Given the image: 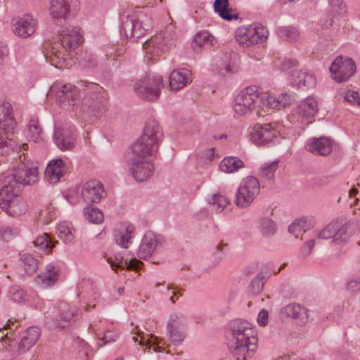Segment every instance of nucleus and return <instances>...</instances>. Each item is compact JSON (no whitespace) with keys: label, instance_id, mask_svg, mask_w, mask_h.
Segmentation results:
<instances>
[{"label":"nucleus","instance_id":"1","mask_svg":"<svg viewBox=\"0 0 360 360\" xmlns=\"http://www.w3.org/2000/svg\"><path fill=\"white\" fill-rule=\"evenodd\" d=\"M296 96L292 93H284L277 97L268 96L262 98L257 86H250L242 90L236 97L233 104L234 112L240 115H247L253 111L262 101L263 105L273 110H281L290 105Z\"/></svg>","mask_w":360,"mask_h":360},{"label":"nucleus","instance_id":"2","mask_svg":"<svg viewBox=\"0 0 360 360\" xmlns=\"http://www.w3.org/2000/svg\"><path fill=\"white\" fill-rule=\"evenodd\" d=\"M228 346L236 360H245L257 348V338L252 324L246 320L236 319L228 325Z\"/></svg>","mask_w":360,"mask_h":360},{"label":"nucleus","instance_id":"3","mask_svg":"<svg viewBox=\"0 0 360 360\" xmlns=\"http://www.w3.org/2000/svg\"><path fill=\"white\" fill-rule=\"evenodd\" d=\"M77 26L69 25L59 30L60 41L55 42L50 52V61L57 68H69L72 59L66 58L68 53L75 50L83 41V37Z\"/></svg>","mask_w":360,"mask_h":360},{"label":"nucleus","instance_id":"4","mask_svg":"<svg viewBox=\"0 0 360 360\" xmlns=\"http://www.w3.org/2000/svg\"><path fill=\"white\" fill-rule=\"evenodd\" d=\"M162 137L163 131L159 122L155 119H149L146 123L142 135L131 148L136 153L155 155L158 150Z\"/></svg>","mask_w":360,"mask_h":360},{"label":"nucleus","instance_id":"5","mask_svg":"<svg viewBox=\"0 0 360 360\" xmlns=\"http://www.w3.org/2000/svg\"><path fill=\"white\" fill-rule=\"evenodd\" d=\"M153 27V21L143 9L136 11L123 15L122 18L121 34L127 38H139Z\"/></svg>","mask_w":360,"mask_h":360},{"label":"nucleus","instance_id":"6","mask_svg":"<svg viewBox=\"0 0 360 360\" xmlns=\"http://www.w3.org/2000/svg\"><path fill=\"white\" fill-rule=\"evenodd\" d=\"M269 35L266 27L258 23L239 27L236 31V40L243 47H249L265 41Z\"/></svg>","mask_w":360,"mask_h":360},{"label":"nucleus","instance_id":"7","mask_svg":"<svg viewBox=\"0 0 360 360\" xmlns=\"http://www.w3.org/2000/svg\"><path fill=\"white\" fill-rule=\"evenodd\" d=\"M153 155V154H145V153H136L131 148L128 165L129 171L136 181L142 182L146 181L153 175V165L147 160L148 157Z\"/></svg>","mask_w":360,"mask_h":360},{"label":"nucleus","instance_id":"8","mask_svg":"<svg viewBox=\"0 0 360 360\" xmlns=\"http://www.w3.org/2000/svg\"><path fill=\"white\" fill-rule=\"evenodd\" d=\"M162 87L163 79L161 76L146 75L134 84L136 94L142 99L150 101L160 96Z\"/></svg>","mask_w":360,"mask_h":360},{"label":"nucleus","instance_id":"9","mask_svg":"<svg viewBox=\"0 0 360 360\" xmlns=\"http://www.w3.org/2000/svg\"><path fill=\"white\" fill-rule=\"evenodd\" d=\"M56 92V103L67 110H74L80 101L79 89L73 84H53L51 87Z\"/></svg>","mask_w":360,"mask_h":360},{"label":"nucleus","instance_id":"10","mask_svg":"<svg viewBox=\"0 0 360 360\" xmlns=\"http://www.w3.org/2000/svg\"><path fill=\"white\" fill-rule=\"evenodd\" d=\"M260 184L257 178L249 176L243 179L237 190L235 203L241 208L248 207L258 195Z\"/></svg>","mask_w":360,"mask_h":360},{"label":"nucleus","instance_id":"11","mask_svg":"<svg viewBox=\"0 0 360 360\" xmlns=\"http://www.w3.org/2000/svg\"><path fill=\"white\" fill-rule=\"evenodd\" d=\"M5 335L4 343L8 345L13 352L21 354L36 344L40 335V330L37 327H30L13 340L8 336V333Z\"/></svg>","mask_w":360,"mask_h":360},{"label":"nucleus","instance_id":"12","mask_svg":"<svg viewBox=\"0 0 360 360\" xmlns=\"http://www.w3.org/2000/svg\"><path fill=\"white\" fill-rule=\"evenodd\" d=\"M331 76L341 83L349 79L356 72V65L349 57L338 56L330 66Z\"/></svg>","mask_w":360,"mask_h":360},{"label":"nucleus","instance_id":"13","mask_svg":"<svg viewBox=\"0 0 360 360\" xmlns=\"http://www.w3.org/2000/svg\"><path fill=\"white\" fill-rule=\"evenodd\" d=\"M278 134L275 123L256 125L250 133V140L257 145H266L271 142L275 143Z\"/></svg>","mask_w":360,"mask_h":360},{"label":"nucleus","instance_id":"14","mask_svg":"<svg viewBox=\"0 0 360 360\" xmlns=\"http://www.w3.org/2000/svg\"><path fill=\"white\" fill-rule=\"evenodd\" d=\"M24 185L11 171L0 174V198L20 195Z\"/></svg>","mask_w":360,"mask_h":360},{"label":"nucleus","instance_id":"15","mask_svg":"<svg viewBox=\"0 0 360 360\" xmlns=\"http://www.w3.org/2000/svg\"><path fill=\"white\" fill-rule=\"evenodd\" d=\"M72 1L73 0H50L49 11L56 25H61L68 20Z\"/></svg>","mask_w":360,"mask_h":360},{"label":"nucleus","instance_id":"16","mask_svg":"<svg viewBox=\"0 0 360 360\" xmlns=\"http://www.w3.org/2000/svg\"><path fill=\"white\" fill-rule=\"evenodd\" d=\"M77 135L73 129L63 127L55 129L53 140L60 150H70L75 146Z\"/></svg>","mask_w":360,"mask_h":360},{"label":"nucleus","instance_id":"17","mask_svg":"<svg viewBox=\"0 0 360 360\" xmlns=\"http://www.w3.org/2000/svg\"><path fill=\"white\" fill-rule=\"evenodd\" d=\"M37 25V20L32 15L25 14L13 20V30L15 35L22 38H27L35 32Z\"/></svg>","mask_w":360,"mask_h":360},{"label":"nucleus","instance_id":"18","mask_svg":"<svg viewBox=\"0 0 360 360\" xmlns=\"http://www.w3.org/2000/svg\"><path fill=\"white\" fill-rule=\"evenodd\" d=\"M24 185H32L38 181L37 167L30 162H21L11 171Z\"/></svg>","mask_w":360,"mask_h":360},{"label":"nucleus","instance_id":"19","mask_svg":"<svg viewBox=\"0 0 360 360\" xmlns=\"http://www.w3.org/2000/svg\"><path fill=\"white\" fill-rule=\"evenodd\" d=\"M81 195L87 203H97L105 195V193L101 182L92 180L83 184Z\"/></svg>","mask_w":360,"mask_h":360},{"label":"nucleus","instance_id":"20","mask_svg":"<svg viewBox=\"0 0 360 360\" xmlns=\"http://www.w3.org/2000/svg\"><path fill=\"white\" fill-rule=\"evenodd\" d=\"M0 208L11 216L18 217L25 212L27 204L20 195H17L15 197L0 198Z\"/></svg>","mask_w":360,"mask_h":360},{"label":"nucleus","instance_id":"21","mask_svg":"<svg viewBox=\"0 0 360 360\" xmlns=\"http://www.w3.org/2000/svg\"><path fill=\"white\" fill-rule=\"evenodd\" d=\"M160 239L161 237L153 232L146 233L137 251L138 257L142 259H146L151 257L160 243Z\"/></svg>","mask_w":360,"mask_h":360},{"label":"nucleus","instance_id":"22","mask_svg":"<svg viewBox=\"0 0 360 360\" xmlns=\"http://www.w3.org/2000/svg\"><path fill=\"white\" fill-rule=\"evenodd\" d=\"M331 139L321 136L319 138H311L307 140L305 145L306 149L314 155L326 156L329 155L333 149Z\"/></svg>","mask_w":360,"mask_h":360},{"label":"nucleus","instance_id":"23","mask_svg":"<svg viewBox=\"0 0 360 360\" xmlns=\"http://www.w3.org/2000/svg\"><path fill=\"white\" fill-rule=\"evenodd\" d=\"M172 37L167 32H163L151 39L146 40L142 45L146 53H158L159 50L164 51L170 44Z\"/></svg>","mask_w":360,"mask_h":360},{"label":"nucleus","instance_id":"24","mask_svg":"<svg viewBox=\"0 0 360 360\" xmlns=\"http://www.w3.org/2000/svg\"><path fill=\"white\" fill-rule=\"evenodd\" d=\"M106 261L110 264L111 269L113 271H117V269L137 271L140 269V266L143 263L135 257H125L121 253H118L114 257H108Z\"/></svg>","mask_w":360,"mask_h":360},{"label":"nucleus","instance_id":"25","mask_svg":"<svg viewBox=\"0 0 360 360\" xmlns=\"http://www.w3.org/2000/svg\"><path fill=\"white\" fill-rule=\"evenodd\" d=\"M59 267L53 263H50L41 274L35 278V283L41 288H46L54 285L59 277Z\"/></svg>","mask_w":360,"mask_h":360},{"label":"nucleus","instance_id":"26","mask_svg":"<svg viewBox=\"0 0 360 360\" xmlns=\"http://www.w3.org/2000/svg\"><path fill=\"white\" fill-rule=\"evenodd\" d=\"M328 13L329 19L323 22L326 28L331 27L334 23V19L343 18L347 13V7L344 0H328Z\"/></svg>","mask_w":360,"mask_h":360},{"label":"nucleus","instance_id":"27","mask_svg":"<svg viewBox=\"0 0 360 360\" xmlns=\"http://www.w3.org/2000/svg\"><path fill=\"white\" fill-rule=\"evenodd\" d=\"M318 111V102L313 97H307L303 100L297 107L296 113L301 122H307L316 114Z\"/></svg>","mask_w":360,"mask_h":360},{"label":"nucleus","instance_id":"28","mask_svg":"<svg viewBox=\"0 0 360 360\" xmlns=\"http://www.w3.org/2000/svg\"><path fill=\"white\" fill-rule=\"evenodd\" d=\"M66 172V167L62 159L50 161L45 170V178L50 184H56Z\"/></svg>","mask_w":360,"mask_h":360},{"label":"nucleus","instance_id":"29","mask_svg":"<svg viewBox=\"0 0 360 360\" xmlns=\"http://www.w3.org/2000/svg\"><path fill=\"white\" fill-rule=\"evenodd\" d=\"M191 70L186 68L174 70L169 77V84L172 89L177 91L183 89L189 82Z\"/></svg>","mask_w":360,"mask_h":360},{"label":"nucleus","instance_id":"30","mask_svg":"<svg viewBox=\"0 0 360 360\" xmlns=\"http://www.w3.org/2000/svg\"><path fill=\"white\" fill-rule=\"evenodd\" d=\"M15 124L11 104L5 103L0 105V131L13 134Z\"/></svg>","mask_w":360,"mask_h":360},{"label":"nucleus","instance_id":"31","mask_svg":"<svg viewBox=\"0 0 360 360\" xmlns=\"http://www.w3.org/2000/svg\"><path fill=\"white\" fill-rule=\"evenodd\" d=\"M235 55L223 53L220 58L215 59V70L222 76L237 71Z\"/></svg>","mask_w":360,"mask_h":360},{"label":"nucleus","instance_id":"32","mask_svg":"<svg viewBox=\"0 0 360 360\" xmlns=\"http://www.w3.org/2000/svg\"><path fill=\"white\" fill-rule=\"evenodd\" d=\"M290 82L293 86L309 89L315 85L316 79L311 74L299 70H293L290 75Z\"/></svg>","mask_w":360,"mask_h":360},{"label":"nucleus","instance_id":"33","mask_svg":"<svg viewBox=\"0 0 360 360\" xmlns=\"http://www.w3.org/2000/svg\"><path fill=\"white\" fill-rule=\"evenodd\" d=\"M214 37L206 30L198 32L193 37L192 47L195 53L202 51V49H210L214 42Z\"/></svg>","mask_w":360,"mask_h":360},{"label":"nucleus","instance_id":"34","mask_svg":"<svg viewBox=\"0 0 360 360\" xmlns=\"http://www.w3.org/2000/svg\"><path fill=\"white\" fill-rule=\"evenodd\" d=\"M135 228L133 225H127L124 230L115 229L113 232L116 243L122 248H128L129 245L131 243V239L134 237Z\"/></svg>","mask_w":360,"mask_h":360},{"label":"nucleus","instance_id":"35","mask_svg":"<svg viewBox=\"0 0 360 360\" xmlns=\"http://www.w3.org/2000/svg\"><path fill=\"white\" fill-rule=\"evenodd\" d=\"M137 336H132V340L134 342H138L140 345L142 346H148V348L150 349L151 347L153 349L155 352H161L162 350L161 349L162 346L160 345H163L162 341L161 340H158L157 337H153L150 340L148 337H145L143 334V332L140 330L137 329L136 332H134Z\"/></svg>","mask_w":360,"mask_h":360},{"label":"nucleus","instance_id":"36","mask_svg":"<svg viewBox=\"0 0 360 360\" xmlns=\"http://www.w3.org/2000/svg\"><path fill=\"white\" fill-rule=\"evenodd\" d=\"M314 226V219L312 217H302L297 219L289 226L288 231L294 234L296 238L302 233H304L307 229Z\"/></svg>","mask_w":360,"mask_h":360},{"label":"nucleus","instance_id":"37","mask_svg":"<svg viewBox=\"0 0 360 360\" xmlns=\"http://www.w3.org/2000/svg\"><path fill=\"white\" fill-rule=\"evenodd\" d=\"M257 228L262 236L266 238L274 236L277 231L276 222L268 217H263L258 219Z\"/></svg>","mask_w":360,"mask_h":360},{"label":"nucleus","instance_id":"38","mask_svg":"<svg viewBox=\"0 0 360 360\" xmlns=\"http://www.w3.org/2000/svg\"><path fill=\"white\" fill-rule=\"evenodd\" d=\"M214 11L220 17L226 20L238 19V14L229 8V0H215L214 4Z\"/></svg>","mask_w":360,"mask_h":360},{"label":"nucleus","instance_id":"39","mask_svg":"<svg viewBox=\"0 0 360 360\" xmlns=\"http://www.w3.org/2000/svg\"><path fill=\"white\" fill-rule=\"evenodd\" d=\"M219 167L225 173H233L244 167V163L237 157H226L221 162Z\"/></svg>","mask_w":360,"mask_h":360},{"label":"nucleus","instance_id":"40","mask_svg":"<svg viewBox=\"0 0 360 360\" xmlns=\"http://www.w3.org/2000/svg\"><path fill=\"white\" fill-rule=\"evenodd\" d=\"M27 136L34 143H38L42 139V129L39 123L38 118L32 116L27 125Z\"/></svg>","mask_w":360,"mask_h":360},{"label":"nucleus","instance_id":"41","mask_svg":"<svg viewBox=\"0 0 360 360\" xmlns=\"http://www.w3.org/2000/svg\"><path fill=\"white\" fill-rule=\"evenodd\" d=\"M39 261L33 255L24 254L20 257V266L28 275L34 274L39 268Z\"/></svg>","mask_w":360,"mask_h":360},{"label":"nucleus","instance_id":"42","mask_svg":"<svg viewBox=\"0 0 360 360\" xmlns=\"http://www.w3.org/2000/svg\"><path fill=\"white\" fill-rule=\"evenodd\" d=\"M285 311L288 316L293 319H300L304 322L308 319V310L298 304H290L286 306Z\"/></svg>","mask_w":360,"mask_h":360},{"label":"nucleus","instance_id":"43","mask_svg":"<svg viewBox=\"0 0 360 360\" xmlns=\"http://www.w3.org/2000/svg\"><path fill=\"white\" fill-rule=\"evenodd\" d=\"M8 297L14 302L24 303L28 300L29 295L20 285H11L8 290Z\"/></svg>","mask_w":360,"mask_h":360},{"label":"nucleus","instance_id":"44","mask_svg":"<svg viewBox=\"0 0 360 360\" xmlns=\"http://www.w3.org/2000/svg\"><path fill=\"white\" fill-rule=\"evenodd\" d=\"M32 243L35 247L39 248L46 253H49L51 249L55 247L57 241H54L49 234L44 233L33 240Z\"/></svg>","mask_w":360,"mask_h":360},{"label":"nucleus","instance_id":"45","mask_svg":"<svg viewBox=\"0 0 360 360\" xmlns=\"http://www.w3.org/2000/svg\"><path fill=\"white\" fill-rule=\"evenodd\" d=\"M73 231L71 223L68 221L63 222L57 226L58 236L65 243H70L73 241Z\"/></svg>","mask_w":360,"mask_h":360},{"label":"nucleus","instance_id":"46","mask_svg":"<svg viewBox=\"0 0 360 360\" xmlns=\"http://www.w3.org/2000/svg\"><path fill=\"white\" fill-rule=\"evenodd\" d=\"M276 33L278 37L288 41H295L299 37L297 30L293 27H277Z\"/></svg>","mask_w":360,"mask_h":360},{"label":"nucleus","instance_id":"47","mask_svg":"<svg viewBox=\"0 0 360 360\" xmlns=\"http://www.w3.org/2000/svg\"><path fill=\"white\" fill-rule=\"evenodd\" d=\"M335 223V232L334 234V238L332 239L331 242L333 244L339 245L345 241H346L350 235V232L348 231V226L347 224L341 225L338 222Z\"/></svg>","mask_w":360,"mask_h":360},{"label":"nucleus","instance_id":"48","mask_svg":"<svg viewBox=\"0 0 360 360\" xmlns=\"http://www.w3.org/2000/svg\"><path fill=\"white\" fill-rule=\"evenodd\" d=\"M85 218L91 223L98 224L103 221V214L97 207L87 206L84 210Z\"/></svg>","mask_w":360,"mask_h":360},{"label":"nucleus","instance_id":"49","mask_svg":"<svg viewBox=\"0 0 360 360\" xmlns=\"http://www.w3.org/2000/svg\"><path fill=\"white\" fill-rule=\"evenodd\" d=\"M187 323L188 320L186 316L182 312L177 311L170 314L167 326L184 328Z\"/></svg>","mask_w":360,"mask_h":360},{"label":"nucleus","instance_id":"50","mask_svg":"<svg viewBox=\"0 0 360 360\" xmlns=\"http://www.w3.org/2000/svg\"><path fill=\"white\" fill-rule=\"evenodd\" d=\"M167 330L170 341L174 345L180 344L186 337L184 328H174V326H167Z\"/></svg>","mask_w":360,"mask_h":360},{"label":"nucleus","instance_id":"51","mask_svg":"<svg viewBox=\"0 0 360 360\" xmlns=\"http://www.w3.org/2000/svg\"><path fill=\"white\" fill-rule=\"evenodd\" d=\"M266 281V276L261 273L259 274L250 283L248 292L254 295H258L263 290V286Z\"/></svg>","mask_w":360,"mask_h":360},{"label":"nucleus","instance_id":"52","mask_svg":"<svg viewBox=\"0 0 360 360\" xmlns=\"http://www.w3.org/2000/svg\"><path fill=\"white\" fill-rule=\"evenodd\" d=\"M210 205L212 206L213 210L217 212H221L225 207L229 204L227 198L221 194L215 193L212 195V198L209 200Z\"/></svg>","mask_w":360,"mask_h":360},{"label":"nucleus","instance_id":"53","mask_svg":"<svg viewBox=\"0 0 360 360\" xmlns=\"http://www.w3.org/2000/svg\"><path fill=\"white\" fill-rule=\"evenodd\" d=\"M278 160L274 161L261 168L260 176L266 181H273L275 172L278 167Z\"/></svg>","mask_w":360,"mask_h":360},{"label":"nucleus","instance_id":"54","mask_svg":"<svg viewBox=\"0 0 360 360\" xmlns=\"http://www.w3.org/2000/svg\"><path fill=\"white\" fill-rule=\"evenodd\" d=\"M80 312L76 307H68L63 309L60 313V319L63 321L70 323L79 319Z\"/></svg>","mask_w":360,"mask_h":360},{"label":"nucleus","instance_id":"55","mask_svg":"<svg viewBox=\"0 0 360 360\" xmlns=\"http://www.w3.org/2000/svg\"><path fill=\"white\" fill-rule=\"evenodd\" d=\"M11 136L13 134H6L4 131H0V155L7 154L12 149L11 144Z\"/></svg>","mask_w":360,"mask_h":360},{"label":"nucleus","instance_id":"56","mask_svg":"<svg viewBox=\"0 0 360 360\" xmlns=\"http://www.w3.org/2000/svg\"><path fill=\"white\" fill-rule=\"evenodd\" d=\"M335 223L331 222L328 224L323 230L319 231L317 234L318 239L326 240L330 238H334L335 232Z\"/></svg>","mask_w":360,"mask_h":360},{"label":"nucleus","instance_id":"57","mask_svg":"<svg viewBox=\"0 0 360 360\" xmlns=\"http://www.w3.org/2000/svg\"><path fill=\"white\" fill-rule=\"evenodd\" d=\"M118 338V333L114 330H108L102 332L98 340L103 341V343L100 346L106 345L107 343L112 342L116 341Z\"/></svg>","mask_w":360,"mask_h":360},{"label":"nucleus","instance_id":"58","mask_svg":"<svg viewBox=\"0 0 360 360\" xmlns=\"http://www.w3.org/2000/svg\"><path fill=\"white\" fill-rule=\"evenodd\" d=\"M226 253V245H219L213 252L214 265H218L224 258Z\"/></svg>","mask_w":360,"mask_h":360},{"label":"nucleus","instance_id":"59","mask_svg":"<svg viewBox=\"0 0 360 360\" xmlns=\"http://www.w3.org/2000/svg\"><path fill=\"white\" fill-rule=\"evenodd\" d=\"M346 288L351 292H360V276H354L351 278L346 285Z\"/></svg>","mask_w":360,"mask_h":360},{"label":"nucleus","instance_id":"60","mask_svg":"<svg viewBox=\"0 0 360 360\" xmlns=\"http://www.w3.org/2000/svg\"><path fill=\"white\" fill-rule=\"evenodd\" d=\"M345 100L351 104L360 105V94L357 91L348 90L345 94Z\"/></svg>","mask_w":360,"mask_h":360},{"label":"nucleus","instance_id":"61","mask_svg":"<svg viewBox=\"0 0 360 360\" xmlns=\"http://www.w3.org/2000/svg\"><path fill=\"white\" fill-rule=\"evenodd\" d=\"M298 62L296 59L292 58H285L280 64V69L282 71H288L296 67Z\"/></svg>","mask_w":360,"mask_h":360},{"label":"nucleus","instance_id":"62","mask_svg":"<svg viewBox=\"0 0 360 360\" xmlns=\"http://www.w3.org/2000/svg\"><path fill=\"white\" fill-rule=\"evenodd\" d=\"M315 245L314 240H310L305 243L300 248L299 252V257L302 258H305L309 256L311 253V250L313 249Z\"/></svg>","mask_w":360,"mask_h":360},{"label":"nucleus","instance_id":"63","mask_svg":"<svg viewBox=\"0 0 360 360\" xmlns=\"http://www.w3.org/2000/svg\"><path fill=\"white\" fill-rule=\"evenodd\" d=\"M257 323L260 326H265L269 321V312L267 310L262 309L258 314Z\"/></svg>","mask_w":360,"mask_h":360},{"label":"nucleus","instance_id":"64","mask_svg":"<svg viewBox=\"0 0 360 360\" xmlns=\"http://www.w3.org/2000/svg\"><path fill=\"white\" fill-rule=\"evenodd\" d=\"M182 289L177 287L176 285H174V288L172 289L171 292H170V297H169V301L172 303V304H174L176 300H179V297L180 296H182Z\"/></svg>","mask_w":360,"mask_h":360}]
</instances>
